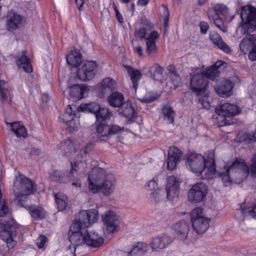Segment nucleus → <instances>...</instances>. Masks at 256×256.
<instances>
[{"label":"nucleus","mask_w":256,"mask_h":256,"mask_svg":"<svg viewBox=\"0 0 256 256\" xmlns=\"http://www.w3.org/2000/svg\"><path fill=\"white\" fill-rule=\"evenodd\" d=\"M88 188L95 194L101 192L105 196L112 194L115 188V178L112 174H106L105 170L101 168L92 170L88 176Z\"/></svg>","instance_id":"nucleus-1"},{"label":"nucleus","mask_w":256,"mask_h":256,"mask_svg":"<svg viewBox=\"0 0 256 256\" xmlns=\"http://www.w3.org/2000/svg\"><path fill=\"white\" fill-rule=\"evenodd\" d=\"M78 226L72 224L68 232V239L71 245L67 248V250L71 254L74 252L77 246L84 244L93 248L98 247L103 244V238L98 237L96 232H90L88 230L78 228Z\"/></svg>","instance_id":"nucleus-2"},{"label":"nucleus","mask_w":256,"mask_h":256,"mask_svg":"<svg viewBox=\"0 0 256 256\" xmlns=\"http://www.w3.org/2000/svg\"><path fill=\"white\" fill-rule=\"evenodd\" d=\"M186 166L194 173L200 174L204 178H208L216 171L214 154L210 152L206 160L201 154H191L188 157Z\"/></svg>","instance_id":"nucleus-3"},{"label":"nucleus","mask_w":256,"mask_h":256,"mask_svg":"<svg viewBox=\"0 0 256 256\" xmlns=\"http://www.w3.org/2000/svg\"><path fill=\"white\" fill-rule=\"evenodd\" d=\"M226 170L218 172L226 186L234 180L239 183L245 180L249 174L250 170L242 160H236Z\"/></svg>","instance_id":"nucleus-4"},{"label":"nucleus","mask_w":256,"mask_h":256,"mask_svg":"<svg viewBox=\"0 0 256 256\" xmlns=\"http://www.w3.org/2000/svg\"><path fill=\"white\" fill-rule=\"evenodd\" d=\"M36 190L32 182L24 175L20 174L15 177L13 184V192L18 202H24L28 195Z\"/></svg>","instance_id":"nucleus-5"},{"label":"nucleus","mask_w":256,"mask_h":256,"mask_svg":"<svg viewBox=\"0 0 256 256\" xmlns=\"http://www.w3.org/2000/svg\"><path fill=\"white\" fill-rule=\"evenodd\" d=\"M240 18L242 34H249L256 30V8L250 5L241 7Z\"/></svg>","instance_id":"nucleus-6"},{"label":"nucleus","mask_w":256,"mask_h":256,"mask_svg":"<svg viewBox=\"0 0 256 256\" xmlns=\"http://www.w3.org/2000/svg\"><path fill=\"white\" fill-rule=\"evenodd\" d=\"M191 222L194 230L198 234H202L209 227L210 220L204 216L203 209L198 207L191 212Z\"/></svg>","instance_id":"nucleus-7"},{"label":"nucleus","mask_w":256,"mask_h":256,"mask_svg":"<svg viewBox=\"0 0 256 256\" xmlns=\"http://www.w3.org/2000/svg\"><path fill=\"white\" fill-rule=\"evenodd\" d=\"M98 218V212L96 210L92 209L90 210L80 212L75 219V222L72 224H78V228L84 230H88L87 228L95 222Z\"/></svg>","instance_id":"nucleus-8"},{"label":"nucleus","mask_w":256,"mask_h":256,"mask_svg":"<svg viewBox=\"0 0 256 256\" xmlns=\"http://www.w3.org/2000/svg\"><path fill=\"white\" fill-rule=\"evenodd\" d=\"M112 116V112L106 115V116H98L96 120V132L98 137L96 141L106 142L110 138V125L107 124V120Z\"/></svg>","instance_id":"nucleus-9"},{"label":"nucleus","mask_w":256,"mask_h":256,"mask_svg":"<svg viewBox=\"0 0 256 256\" xmlns=\"http://www.w3.org/2000/svg\"><path fill=\"white\" fill-rule=\"evenodd\" d=\"M208 86V80L204 72L194 74L192 76L190 80V88L198 96L203 95L205 94Z\"/></svg>","instance_id":"nucleus-10"},{"label":"nucleus","mask_w":256,"mask_h":256,"mask_svg":"<svg viewBox=\"0 0 256 256\" xmlns=\"http://www.w3.org/2000/svg\"><path fill=\"white\" fill-rule=\"evenodd\" d=\"M207 192V186L202 182H197L193 185L188 190V198L192 202H200L206 197Z\"/></svg>","instance_id":"nucleus-11"},{"label":"nucleus","mask_w":256,"mask_h":256,"mask_svg":"<svg viewBox=\"0 0 256 256\" xmlns=\"http://www.w3.org/2000/svg\"><path fill=\"white\" fill-rule=\"evenodd\" d=\"M26 20L24 16L14 11H10L6 16V26L9 32H14L24 26Z\"/></svg>","instance_id":"nucleus-12"},{"label":"nucleus","mask_w":256,"mask_h":256,"mask_svg":"<svg viewBox=\"0 0 256 256\" xmlns=\"http://www.w3.org/2000/svg\"><path fill=\"white\" fill-rule=\"evenodd\" d=\"M16 234L15 226L0 223V238L6 242L9 249L13 248L16 244V242L13 240Z\"/></svg>","instance_id":"nucleus-13"},{"label":"nucleus","mask_w":256,"mask_h":256,"mask_svg":"<svg viewBox=\"0 0 256 256\" xmlns=\"http://www.w3.org/2000/svg\"><path fill=\"white\" fill-rule=\"evenodd\" d=\"M96 67L94 62H86L78 68L77 76L82 81L90 80L95 76Z\"/></svg>","instance_id":"nucleus-14"},{"label":"nucleus","mask_w":256,"mask_h":256,"mask_svg":"<svg viewBox=\"0 0 256 256\" xmlns=\"http://www.w3.org/2000/svg\"><path fill=\"white\" fill-rule=\"evenodd\" d=\"M180 187V182L175 176H172L168 178L166 188L164 190L168 200H172L178 197Z\"/></svg>","instance_id":"nucleus-15"},{"label":"nucleus","mask_w":256,"mask_h":256,"mask_svg":"<svg viewBox=\"0 0 256 256\" xmlns=\"http://www.w3.org/2000/svg\"><path fill=\"white\" fill-rule=\"evenodd\" d=\"M78 112H88L94 114L96 120L98 116H106V115L110 113L108 108L101 107L100 105L96 102L84 104H80L78 108Z\"/></svg>","instance_id":"nucleus-16"},{"label":"nucleus","mask_w":256,"mask_h":256,"mask_svg":"<svg viewBox=\"0 0 256 256\" xmlns=\"http://www.w3.org/2000/svg\"><path fill=\"white\" fill-rule=\"evenodd\" d=\"M176 237L181 240L187 239L190 229V222L184 220H178L172 226Z\"/></svg>","instance_id":"nucleus-17"},{"label":"nucleus","mask_w":256,"mask_h":256,"mask_svg":"<svg viewBox=\"0 0 256 256\" xmlns=\"http://www.w3.org/2000/svg\"><path fill=\"white\" fill-rule=\"evenodd\" d=\"M102 220L108 234L116 231L119 223L118 218L115 212L112 211L106 212L102 216Z\"/></svg>","instance_id":"nucleus-18"},{"label":"nucleus","mask_w":256,"mask_h":256,"mask_svg":"<svg viewBox=\"0 0 256 256\" xmlns=\"http://www.w3.org/2000/svg\"><path fill=\"white\" fill-rule=\"evenodd\" d=\"M76 108L74 106H72L68 105L63 115V122L68 124L70 132H73L78 128V122H74V117H77L76 115L79 112L78 110L76 111Z\"/></svg>","instance_id":"nucleus-19"},{"label":"nucleus","mask_w":256,"mask_h":256,"mask_svg":"<svg viewBox=\"0 0 256 256\" xmlns=\"http://www.w3.org/2000/svg\"><path fill=\"white\" fill-rule=\"evenodd\" d=\"M171 242L170 237L166 234H162L153 238L150 242V246L153 251L160 252L168 246Z\"/></svg>","instance_id":"nucleus-20"},{"label":"nucleus","mask_w":256,"mask_h":256,"mask_svg":"<svg viewBox=\"0 0 256 256\" xmlns=\"http://www.w3.org/2000/svg\"><path fill=\"white\" fill-rule=\"evenodd\" d=\"M182 152L176 146H171L168 150V157L167 159V168L169 170H173L176 166L180 158L182 156Z\"/></svg>","instance_id":"nucleus-21"},{"label":"nucleus","mask_w":256,"mask_h":256,"mask_svg":"<svg viewBox=\"0 0 256 256\" xmlns=\"http://www.w3.org/2000/svg\"><path fill=\"white\" fill-rule=\"evenodd\" d=\"M118 113L128 119V123H132L137 117V113L131 102H125L119 108Z\"/></svg>","instance_id":"nucleus-22"},{"label":"nucleus","mask_w":256,"mask_h":256,"mask_svg":"<svg viewBox=\"0 0 256 256\" xmlns=\"http://www.w3.org/2000/svg\"><path fill=\"white\" fill-rule=\"evenodd\" d=\"M216 112L222 116L232 117L238 113V106L230 103H224L216 108Z\"/></svg>","instance_id":"nucleus-23"},{"label":"nucleus","mask_w":256,"mask_h":256,"mask_svg":"<svg viewBox=\"0 0 256 256\" xmlns=\"http://www.w3.org/2000/svg\"><path fill=\"white\" fill-rule=\"evenodd\" d=\"M159 34L157 31L153 30L147 35L146 38V52L150 56H154L157 53V47L156 40L158 39Z\"/></svg>","instance_id":"nucleus-24"},{"label":"nucleus","mask_w":256,"mask_h":256,"mask_svg":"<svg viewBox=\"0 0 256 256\" xmlns=\"http://www.w3.org/2000/svg\"><path fill=\"white\" fill-rule=\"evenodd\" d=\"M234 84L230 80L223 79L220 84H217L216 90L217 94L222 97H228L232 95Z\"/></svg>","instance_id":"nucleus-25"},{"label":"nucleus","mask_w":256,"mask_h":256,"mask_svg":"<svg viewBox=\"0 0 256 256\" xmlns=\"http://www.w3.org/2000/svg\"><path fill=\"white\" fill-rule=\"evenodd\" d=\"M16 62L19 68L22 69L26 72L30 73L32 71V66L29 58L26 56V51L22 50L14 56Z\"/></svg>","instance_id":"nucleus-26"},{"label":"nucleus","mask_w":256,"mask_h":256,"mask_svg":"<svg viewBox=\"0 0 256 256\" xmlns=\"http://www.w3.org/2000/svg\"><path fill=\"white\" fill-rule=\"evenodd\" d=\"M256 44V34H248L241 40L239 46L244 54H246Z\"/></svg>","instance_id":"nucleus-27"},{"label":"nucleus","mask_w":256,"mask_h":256,"mask_svg":"<svg viewBox=\"0 0 256 256\" xmlns=\"http://www.w3.org/2000/svg\"><path fill=\"white\" fill-rule=\"evenodd\" d=\"M210 38L214 46L218 48L226 54L231 53L232 50L230 47L224 42L222 37L217 32L210 34Z\"/></svg>","instance_id":"nucleus-28"},{"label":"nucleus","mask_w":256,"mask_h":256,"mask_svg":"<svg viewBox=\"0 0 256 256\" xmlns=\"http://www.w3.org/2000/svg\"><path fill=\"white\" fill-rule=\"evenodd\" d=\"M88 89L86 86L76 84L70 88V96L75 100H80L86 96Z\"/></svg>","instance_id":"nucleus-29"},{"label":"nucleus","mask_w":256,"mask_h":256,"mask_svg":"<svg viewBox=\"0 0 256 256\" xmlns=\"http://www.w3.org/2000/svg\"><path fill=\"white\" fill-rule=\"evenodd\" d=\"M116 82L110 78H104L98 84V90L101 94L102 96H104L106 94L115 88Z\"/></svg>","instance_id":"nucleus-30"},{"label":"nucleus","mask_w":256,"mask_h":256,"mask_svg":"<svg viewBox=\"0 0 256 256\" xmlns=\"http://www.w3.org/2000/svg\"><path fill=\"white\" fill-rule=\"evenodd\" d=\"M110 105L114 108H120L124 102V96L118 92H112L108 98Z\"/></svg>","instance_id":"nucleus-31"},{"label":"nucleus","mask_w":256,"mask_h":256,"mask_svg":"<svg viewBox=\"0 0 256 256\" xmlns=\"http://www.w3.org/2000/svg\"><path fill=\"white\" fill-rule=\"evenodd\" d=\"M59 148L62 151L58 152L59 154L66 155L70 154L76 151V148L73 142L69 138L62 142L60 144Z\"/></svg>","instance_id":"nucleus-32"},{"label":"nucleus","mask_w":256,"mask_h":256,"mask_svg":"<svg viewBox=\"0 0 256 256\" xmlns=\"http://www.w3.org/2000/svg\"><path fill=\"white\" fill-rule=\"evenodd\" d=\"M149 200L150 202L153 204L160 203L167 200L166 195V192L162 189H159L152 192L150 194Z\"/></svg>","instance_id":"nucleus-33"},{"label":"nucleus","mask_w":256,"mask_h":256,"mask_svg":"<svg viewBox=\"0 0 256 256\" xmlns=\"http://www.w3.org/2000/svg\"><path fill=\"white\" fill-rule=\"evenodd\" d=\"M127 72L130 77L132 82L133 87L136 91L138 87V81L140 80L141 77V72L138 69H135L130 66H125Z\"/></svg>","instance_id":"nucleus-34"},{"label":"nucleus","mask_w":256,"mask_h":256,"mask_svg":"<svg viewBox=\"0 0 256 256\" xmlns=\"http://www.w3.org/2000/svg\"><path fill=\"white\" fill-rule=\"evenodd\" d=\"M207 14L209 20L210 21H213L216 27L220 29L224 32H227L222 20L218 16L213 12V11L207 12Z\"/></svg>","instance_id":"nucleus-35"},{"label":"nucleus","mask_w":256,"mask_h":256,"mask_svg":"<svg viewBox=\"0 0 256 256\" xmlns=\"http://www.w3.org/2000/svg\"><path fill=\"white\" fill-rule=\"evenodd\" d=\"M66 60L68 64L74 67H77L81 61V54L78 52L74 50L66 56Z\"/></svg>","instance_id":"nucleus-36"},{"label":"nucleus","mask_w":256,"mask_h":256,"mask_svg":"<svg viewBox=\"0 0 256 256\" xmlns=\"http://www.w3.org/2000/svg\"><path fill=\"white\" fill-rule=\"evenodd\" d=\"M148 246L144 242H138L132 246L130 252L128 253V256H133L134 254H143L146 252Z\"/></svg>","instance_id":"nucleus-37"},{"label":"nucleus","mask_w":256,"mask_h":256,"mask_svg":"<svg viewBox=\"0 0 256 256\" xmlns=\"http://www.w3.org/2000/svg\"><path fill=\"white\" fill-rule=\"evenodd\" d=\"M164 68L157 64L152 65L149 68L150 76L154 80H158L162 77Z\"/></svg>","instance_id":"nucleus-38"},{"label":"nucleus","mask_w":256,"mask_h":256,"mask_svg":"<svg viewBox=\"0 0 256 256\" xmlns=\"http://www.w3.org/2000/svg\"><path fill=\"white\" fill-rule=\"evenodd\" d=\"M31 216L36 220H41L46 216V212L42 208L36 206H32L30 207Z\"/></svg>","instance_id":"nucleus-39"},{"label":"nucleus","mask_w":256,"mask_h":256,"mask_svg":"<svg viewBox=\"0 0 256 256\" xmlns=\"http://www.w3.org/2000/svg\"><path fill=\"white\" fill-rule=\"evenodd\" d=\"M12 130L18 137H26L27 132L26 128L18 122H14L11 124Z\"/></svg>","instance_id":"nucleus-40"},{"label":"nucleus","mask_w":256,"mask_h":256,"mask_svg":"<svg viewBox=\"0 0 256 256\" xmlns=\"http://www.w3.org/2000/svg\"><path fill=\"white\" fill-rule=\"evenodd\" d=\"M162 112L164 118L167 120L168 123L172 124L174 120L175 112L170 104L164 105L162 108Z\"/></svg>","instance_id":"nucleus-41"},{"label":"nucleus","mask_w":256,"mask_h":256,"mask_svg":"<svg viewBox=\"0 0 256 256\" xmlns=\"http://www.w3.org/2000/svg\"><path fill=\"white\" fill-rule=\"evenodd\" d=\"M54 198L58 210H64L67 204L66 196L62 192H58L54 194Z\"/></svg>","instance_id":"nucleus-42"},{"label":"nucleus","mask_w":256,"mask_h":256,"mask_svg":"<svg viewBox=\"0 0 256 256\" xmlns=\"http://www.w3.org/2000/svg\"><path fill=\"white\" fill-rule=\"evenodd\" d=\"M240 212H238L242 216V220L243 221L244 220V215L245 214H248L252 216L253 218H256V204H254L251 206H244L242 208V206L240 207Z\"/></svg>","instance_id":"nucleus-43"},{"label":"nucleus","mask_w":256,"mask_h":256,"mask_svg":"<svg viewBox=\"0 0 256 256\" xmlns=\"http://www.w3.org/2000/svg\"><path fill=\"white\" fill-rule=\"evenodd\" d=\"M227 7L223 4H216L213 5L212 8H208L207 12L213 11V12L216 14L224 15L226 14L228 12Z\"/></svg>","instance_id":"nucleus-44"},{"label":"nucleus","mask_w":256,"mask_h":256,"mask_svg":"<svg viewBox=\"0 0 256 256\" xmlns=\"http://www.w3.org/2000/svg\"><path fill=\"white\" fill-rule=\"evenodd\" d=\"M204 73L206 76L207 80L210 79L217 81L218 78L219 77V70L214 67L208 68Z\"/></svg>","instance_id":"nucleus-45"},{"label":"nucleus","mask_w":256,"mask_h":256,"mask_svg":"<svg viewBox=\"0 0 256 256\" xmlns=\"http://www.w3.org/2000/svg\"><path fill=\"white\" fill-rule=\"evenodd\" d=\"M8 84L4 80H0V96L2 103L4 102L8 98Z\"/></svg>","instance_id":"nucleus-46"},{"label":"nucleus","mask_w":256,"mask_h":256,"mask_svg":"<svg viewBox=\"0 0 256 256\" xmlns=\"http://www.w3.org/2000/svg\"><path fill=\"white\" fill-rule=\"evenodd\" d=\"M198 96V104L204 108L208 110L210 108V105L208 102V96L204 94L203 95Z\"/></svg>","instance_id":"nucleus-47"},{"label":"nucleus","mask_w":256,"mask_h":256,"mask_svg":"<svg viewBox=\"0 0 256 256\" xmlns=\"http://www.w3.org/2000/svg\"><path fill=\"white\" fill-rule=\"evenodd\" d=\"M241 140L248 143H250L253 141L256 142V130L252 134H244L241 137Z\"/></svg>","instance_id":"nucleus-48"},{"label":"nucleus","mask_w":256,"mask_h":256,"mask_svg":"<svg viewBox=\"0 0 256 256\" xmlns=\"http://www.w3.org/2000/svg\"><path fill=\"white\" fill-rule=\"evenodd\" d=\"M146 30L145 28H141L138 30H136L134 36L136 38L140 39L144 38L146 40L147 38Z\"/></svg>","instance_id":"nucleus-49"},{"label":"nucleus","mask_w":256,"mask_h":256,"mask_svg":"<svg viewBox=\"0 0 256 256\" xmlns=\"http://www.w3.org/2000/svg\"><path fill=\"white\" fill-rule=\"evenodd\" d=\"M146 186L151 192L160 189L158 188L156 180H155L154 178L152 180H150L146 184Z\"/></svg>","instance_id":"nucleus-50"},{"label":"nucleus","mask_w":256,"mask_h":256,"mask_svg":"<svg viewBox=\"0 0 256 256\" xmlns=\"http://www.w3.org/2000/svg\"><path fill=\"white\" fill-rule=\"evenodd\" d=\"M170 78L175 86L178 85L180 79L176 72H172L170 74Z\"/></svg>","instance_id":"nucleus-51"},{"label":"nucleus","mask_w":256,"mask_h":256,"mask_svg":"<svg viewBox=\"0 0 256 256\" xmlns=\"http://www.w3.org/2000/svg\"><path fill=\"white\" fill-rule=\"evenodd\" d=\"M91 145L88 144L85 146L84 149L80 151L81 155H78L76 157L77 162H82L84 154H86L91 150Z\"/></svg>","instance_id":"nucleus-52"},{"label":"nucleus","mask_w":256,"mask_h":256,"mask_svg":"<svg viewBox=\"0 0 256 256\" xmlns=\"http://www.w3.org/2000/svg\"><path fill=\"white\" fill-rule=\"evenodd\" d=\"M250 172L252 176L256 178V154H254L252 158Z\"/></svg>","instance_id":"nucleus-53"},{"label":"nucleus","mask_w":256,"mask_h":256,"mask_svg":"<svg viewBox=\"0 0 256 256\" xmlns=\"http://www.w3.org/2000/svg\"><path fill=\"white\" fill-rule=\"evenodd\" d=\"M62 176L60 172L56 170L54 172L52 175V178L56 182H62Z\"/></svg>","instance_id":"nucleus-54"},{"label":"nucleus","mask_w":256,"mask_h":256,"mask_svg":"<svg viewBox=\"0 0 256 256\" xmlns=\"http://www.w3.org/2000/svg\"><path fill=\"white\" fill-rule=\"evenodd\" d=\"M123 128L116 124L110 125V136L112 135L117 134L120 132Z\"/></svg>","instance_id":"nucleus-55"},{"label":"nucleus","mask_w":256,"mask_h":256,"mask_svg":"<svg viewBox=\"0 0 256 256\" xmlns=\"http://www.w3.org/2000/svg\"><path fill=\"white\" fill-rule=\"evenodd\" d=\"M199 26L201 33L202 34H206L209 28V26L208 22L204 21L200 22L199 24Z\"/></svg>","instance_id":"nucleus-56"},{"label":"nucleus","mask_w":256,"mask_h":256,"mask_svg":"<svg viewBox=\"0 0 256 256\" xmlns=\"http://www.w3.org/2000/svg\"><path fill=\"white\" fill-rule=\"evenodd\" d=\"M47 238L43 235H40L38 238L36 244L39 248H42L44 245Z\"/></svg>","instance_id":"nucleus-57"},{"label":"nucleus","mask_w":256,"mask_h":256,"mask_svg":"<svg viewBox=\"0 0 256 256\" xmlns=\"http://www.w3.org/2000/svg\"><path fill=\"white\" fill-rule=\"evenodd\" d=\"M249 59L252 61L256 60V44L248 52Z\"/></svg>","instance_id":"nucleus-58"},{"label":"nucleus","mask_w":256,"mask_h":256,"mask_svg":"<svg viewBox=\"0 0 256 256\" xmlns=\"http://www.w3.org/2000/svg\"><path fill=\"white\" fill-rule=\"evenodd\" d=\"M162 6L164 8L166 12V14L164 18V26H167L168 24V18H169V12L168 8L164 5H162Z\"/></svg>","instance_id":"nucleus-59"},{"label":"nucleus","mask_w":256,"mask_h":256,"mask_svg":"<svg viewBox=\"0 0 256 256\" xmlns=\"http://www.w3.org/2000/svg\"><path fill=\"white\" fill-rule=\"evenodd\" d=\"M114 10L116 12V16L118 20L120 23L122 24L123 22V18L122 14L119 12L116 6H114Z\"/></svg>","instance_id":"nucleus-60"},{"label":"nucleus","mask_w":256,"mask_h":256,"mask_svg":"<svg viewBox=\"0 0 256 256\" xmlns=\"http://www.w3.org/2000/svg\"><path fill=\"white\" fill-rule=\"evenodd\" d=\"M78 162L71 163V170L70 172V176L71 177L73 173L78 171Z\"/></svg>","instance_id":"nucleus-61"},{"label":"nucleus","mask_w":256,"mask_h":256,"mask_svg":"<svg viewBox=\"0 0 256 256\" xmlns=\"http://www.w3.org/2000/svg\"><path fill=\"white\" fill-rule=\"evenodd\" d=\"M155 100L154 97H150L149 98H142L140 100L142 102H144L146 104H149L152 102H154Z\"/></svg>","instance_id":"nucleus-62"},{"label":"nucleus","mask_w":256,"mask_h":256,"mask_svg":"<svg viewBox=\"0 0 256 256\" xmlns=\"http://www.w3.org/2000/svg\"><path fill=\"white\" fill-rule=\"evenodd\" d=\"M75 2L79 10H82L84 4V0H75Z\"/></svg>","instance_id":"nucleus-63"},{"label":"nucleus","mask_w":256,"mask_h":256,"mask_svg":"<svg viewBox=\"0 0 256 256\" xmlns=\"http://www.w3.org/2000/svg\"><path fill=\"white\" fill-rule=\"evenodd\" d=\"M224 63L222 60H218L216 61L215 64L212 66V67L216 68L218 70V68L223 64H224Z\"/></svg>","instance_id":"nucleus-64"}]
</instances>
